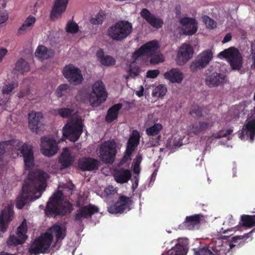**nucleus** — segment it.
<instances>
[{
    "label": "nucleus",
    "mask_w": 255,
    "mask_h": 255,
    "mask_svg": "<svg viewBox=\"0 0 255 255\" xmlns=\"http://www.w3.org/2000/svg\"><path fill=\"white\" fill-rule=\"evenodd\" d=\"M140 72V69L139 67L137 65H134L133 66L131 65H129V68L128 69V73L129 74V76L134 78L135 77H136L139 73Z\"/></svg>",
    "instance_id": "nucleus-50"
},
{
    "label": "nucleus",
    "mask_w": 255,
    "mask_h": 255,
    "mask_svg": "<svg viewBox=\"0 0 255 255\" xmlns=\"http://www.w3.org/2000/svg\"><path fill=\"white\" fill-rule=\"evenodd\" d=\"M43 118L42 113H29L28 124L29 128L33 131L35 130L37 132L38 125Z\"/></svg>",
    "instance_id": "nucleus-31"
},
{
    "label": "nucleus",
    "mask_w": 255,
    "mask_h": 255,
    "mask_svg": "<svg viewBox=\"0 0 255 255\" xmlns=\"http://www.w3.org/2000/svg\"><path fill=\"white\" fill-rule=\"evenodd\" d=\"M132 29L131 23L127 20H120L110 27L107 32L113 39L121 41L130 34Z\"/></svg>",
    "instance_id": "nucleus-3"
},
{
    "label": "nucleus",
    "mask_w": 255,
    "mask_h": 255,
    "mask_svg": "<svg viewBox=\"0 0 255 255\" xmlns=\"http://www.w3.org/2000/svg\"><path fill=\"white\" fill-rule=\"evenodd\" d=\"M233 131L232 128H228L226 131L221 130L219 132L217 136V138H220L223 137H227L228 135L231 134Z\"/></svg>",
    "instance_id": "nucleus-53"
},
{
    "label": "nucleus",
    "mask_w": 255,
    "mask_h": 255,
    "mask_svg": "<svg viewBox=\"0 0 255 255\" xmlns=\"http://www.w3.org/2000/svg\"><path fill=\"white\" fill-rule=\"evenodd\" d=\"M232 36L231 33H228L224 36L222 42L223 43H226L231 40Z\"/></svg>",
    "instance_id": "nucleus-59"
},
{
    "label": "nucleus",
    "mask_w": 255,
    "mask_h": 255,
    "mask_svg": "<svg viewBox=\"0 0 255 255\" xmlns=\"http://www.w3.org/2000/svg\"><path fill=\"white\" fill-rule=\"evenodd\" d=\"M36 22V18L32 15L28 16L17 30V34L19 35L24 34L27 31L30 30Z\"/></svg>",
    "instance_id": "nucleus-34"
},
{
    "label": "nucleus",
    "mask_w": 255,
    "mask_h": 255,
    "mask_svg": "<svg viewBox=\"0 0 255 255\" xmlns=\"http://www.w3.org/2000/svg\"><path fill=\"white\" fill-rule=\"evenodd\" d=\"M189 242L186 238H179L178 242L166 253L161 255H186L188 251Z\"/></svg>",
    "instance_id": "nucleus-19"
},
{
    "label": "nucleus",
    "mask_w": 255,
    "mask_h": 255,
    "mask_svg": "<svg viewBox=\"0 0 255 255\" xmlns=\"http://www.w3.org/2000/svg\"><path fill=\"white\" fill-rule=\"evenodd\" d=\"M238 226H235L234 227H231V228H228L226 230H224L223 228H222L220 232V233L225 234L228 233L229 231H233L234 229H236L237 227Z\"/></svg>",
    "instance_id": "nucleus-63"
},
{
    "label": "nucleus",
    "mask_w": 255,
    "mask_h": 255,
    "mask_svg": "<svg viewBox=\"0 0 255 255\" xmlns=\"http://www.w3.org/2000/svg\"><path fill=\"white\" fill-rule=\"evenodd\" d=\"M82 128V123L80 121H77L74 124H67L63 129V136L71 141H75L80 137Z\"/></svg>",
    "instance_id": "nucleus-10"
},
{
    "label": "nucleus",
    "mask_w": 255,
    "mask_h": 255,
    "mask_svg": "<svg viewBox=\"0 0 255 255\" xmlns=\"http://www.w3.org/2000/svg\"><path fill=\"white\" fill-rule=\"evenodd\" d=\"M239 225L247 228H252L255 226V215H243L241 216Z\"/></svg>",
    "instance_id": "nucleus-39"
},
{
    "label": "nucleus",
    "mask_w": 255,
    "mask_h": 255,
    "mask_svg": "<svg viewBox=\"0 0 255 255\" xmlns=\"http://www.w3.org/2000/svg\"><path fill=\"white\" fill-rule=\"evenodd\" d=\"M140 15L147 23L154 28L159 29L162 27L164 24L163 20L162 18L157 17L146 8H143L141 10Z\"/></svg>",
    "instance_id": "nucleus-23"
},
{
    "label": "nucleus",
    "mask_w": 255,
    "mask_h": 255,
    "mask_svg": "<svg viewBox=\"0 0 255 255\" xmlns=\"http://www.w3.org/2000/svg\"><path fill=\"white\" fill-rule=\"evenodd\" d=\"M62 196V193L58 192L54 193L49 199L45 209L46 214L51 216L66 215V208L61 202Z\"/></svg>",
    "instance_id": "nucleus-7"
},
{
    "label": "nucleus",
    "mask_w": 255,
    "mask_h": 255,
    "mask_svg": "<svg viewBox=\"0 0 255 255\" xmlns=\"http://www.w3.org/2000/svg\"><path fill=\"white\" fill-rule=\"evenodd\" d=\"M253 115L246 120L241 132L239 133V137L244 138L245 134L250 137V141L253 142L255 136V118H253Z\"/></svg>",
    "instance_id": "nucleus-20"
},
{
    "label": "nucleus",
    "mask_w": 255,
    "mask_h": 255,
    "mask_svg": "<svg viewBox=\"0 0 255 255\" xmlns=\"http://www.w3.org/2000/svg\"><path fill=\"white\" fill-rule=\"evenodd\" d=\"M100 157L106 164H112L117 153L116 143L114 140H107L101 144L99 148Z\"/></svg>",
    "instance_id": "nucleus-6"
},
{
    "label": "nucleus",
    "mask_w": 255,
    "mask_h": 255,
    "mask_svg": "<svg viewBox=\"0 0 255 255\" xmlns=\"http://www.w3.org/2000/svg\"><path fill=\"white\" fill-rule=\"evenodd\" d=\"M14 89L13 83H8L4 85L2 89V95L0 94V106L7 102L9 96Z\"/></svg>",
    "instance_id": "nucleus-36"
},
{
    "label": "nucleus",
    "mask_w": 255,
    "mask_h": 255,
    "mask_svg": "<svg viewBox=\"0 0 255 255\" xmlns=\"http://www.w3.org/2000/svg\"><path fill=\"white\" fill-rule=\"evenodd\" d=\"M105 13L104 11L100 10L95 16L90 20V22L93 24H102L105 18Z\"/></svg>",
    "instance_id": "nucleus-46"
},
{
    "label": "nucleus",
    "mask_w": 255,
    "mask_h": 255,
    "mask_svg": "<svg viewBox=\"0 0 255 255\" xmlns=\"http://www.w3.org/2000/svg\"><path fill=\"white\" fill-rule=\"evenodd\" d=\"M53 55L51 50L48 49L44 45H39L35 52V56L41 60L48 59Z\"/></svg>",
    "instance_id": "nucleus-37"
},
{
    "label": "nucleus",
    "mask_w": 255,
    "mask_h": 255,
    "mask_svg": "<svg viewBox=\"0 0 255 255\" xmlns=\"http://www.w3.org/2000/svg\"><path fill=\"white\" fill-rule=\"evenodd\" d=\"M202 217L203 216L202 214L187 216L185 221L180 225V227L182 229L194 230L199 226Z\"/></svg>",
    "instance_id": "nucleus-25"
},
{
    "label": "nucleus",
    "mask_w": 255,
    "mask_h": 255,
    "mask_svg": "<svg viewBox=\"0 0 255 255\" xmlns=\"http://www.w3.org/2000/svg\"><path fill=\"white\" fill-rule=\"evenodd\" d=\"M142 157L141 155L138 154L135 159H134L133 164L135 165V166H140V164L142 161Z\"/></svg>",
    "instance_id": "nucleus-57"
},
{
    "label": "nucleus",
    "mask_w": 255,
    "mask_h": 255,
    "mask_svg": "<svg viewBox=\"0 0 255 255\" xmlns=\"http://www.w3.org/2000/svg\"><path fill=\"white\" fill-rule=\"evenodd\" d=\"M132 204L133 201L130 197L121 195L114 204L108 207V211L113 214H122L126 210L129 211Z\"/></svg>",
    "instance_id": "nucleus-8"
},
{
    "label": "nucleus",
    "mask_w": 255,
    "mask_h": 255,
    "mask_svg": "<svg viewBox=\"0 0 255 255\" xmlns=\"http://www.w3.org/2000/svg\"><path fill=\"white\" fill-rule=\"evenodd\" d=\"M92 92L89 94V103L93 107H98L105 102L108 97V92L104 83L101 80L96 81L92 85Z\"/></svg>",
    "instance_id": "nucleus-5"
},
{
    "label": "nucleus",
    "mask_w": 255,
    "mask_h": 255,
    "mask_svg": "<svg viewBox=\"0 0 255 255\" xmlns=\"http://www.w3.org/2000/svg\"><path fill=\"white\" fill-rule=\"evenodd\" d=\"M162 128V126L160 124H155L153 126L146 129V133L148 135L154 136L157 135Z\"/></svg>",
    "instance_id": "nucleus-43"
},
{
    "label": "nucleus",
    "mask_w": 255,
    "mask_h": 255,
    "mask_svg": "<svg viewBox=\"0 0 255 255\" xmlns=\"http://www.w3.org/2000/svg\"><path fill=\"white\" fill-rule=\"evenodd\" d=\"M7 53V50L6 48H2L0 49V63L2 61L3 58Z\"/></svg>",
    "instance_id": "nucleus-60"
},
{
    "label": "nucleus",
    "mask_w": 255,
    "mask_h": 255,
    "mask_svg": "<svg viewBox=\"0 0 255 255\" xmlns=\"http://www.w3.org/2000/svg\"><path fill=\"white\" fill-rule=\"evenodd\" d=\"M50 233L47 232L36 238L29 248V253L31 255L47 253L53 240L54 234L58 242L63 240L66 236V229L58 224H54L49 229Z\"/></svg>",
    "instance_id": "nucleus-2"
},
{
    "label": "nucleus",
    "mask_w": 255,
    "mask_h": 255,
    "mask_svg": "<svg viewBox=\"0 0 255 255\" xmlns=\"http://www.w3.org/2000/svg\"><path fill=\"white\" fill-rule=\"evenodd\" d=\"M48 174L37 169L30 170L27 178L24 180L21 192L17 198L16 207L21 209L29 200L39 198L47 186Z\"/></svg>",
    "instance_id": "nucleus-1"
},
{
    "label": "nucleus",
    "mask_w": 255,
    "mask_h": 255,
    "mask_svg": "<svg viewBox=\"0 0 255 255\" xmlns=\"http://www.w3.org/2000/svg\"><path fill=\"white\" fill-rule=\"evenodd\" d=\"M255 232V228L253 229L251 231H250L249 233L245 234L244 235L241 236H236L235 237H233L232 238V240L231 243H229V249L231 250L234 247H235L236 245L234 244H238V245H240L241 244H242V245H244L245 244L244 241L241 242L240 241L243 240L244 239H247L250 237V235H251L252 233Z\"/></svg>",
    "instance_id": "nucleus-38"
},
{
    "label": "nucleus",
    "mask_w": 255,
    "mask_h": 255,
    "mask_svg": "<svg viewBox=\"0 0 255 255\" xmlns=\"http://www.w3.org/2000/svg\"><path fill=\"white\" fill-rule=\"evenodd\" d=\"M167 89L165 85H160L156 87L152 91V96L156 97H162L165 95Z\"/></svg>",
    "instance_id": "nucleus-44"
},
{
    "label": "nucleus",
    "mask_w": 255,
    "mask_h": 255,
    "mask_svg": "<svg viewBox=\"0 0 255 255\" xmlns=\"http://www.w3.org/2000/svg\"><path fill=\"white\" fill-rule=\"evenodd\" d=\"M181 25L184 26L182 29L183 34L185 35H192L198 29L197 22L194 18L184 17L179 19Z\"/></svg>",
    "instance_id": "nucleus-22"
},
{
    "label": "nucleus",
    "mask_w": 255,
    "mask_h": 255,
    "mask_svg": "<svg viewBox=\"0 0 255 255\" xmlns=\"http://www.w3.org/2000/svg\"><path fill=\"white\" fill-rule=\"evenodd\" d=\"M123 106V104L122 103L115 104L111 108H110L107 112H119L120 110L122 108Z\"/></svg>",
    "instance_id": "nucleus-54"
},
{
    "label": "nucleus",
    "mask_w": 255,
    "mask_h": 255,
    "mask_svg": "<svg viewBox=\"0 0 255 255\" xmlns=\"http://www.w3.org/2000/svg\"><path fill=\"white\" fill-rule=\"evenodd\" d=\"M150 63L151 64H157L164 61V57L161 54H153L151 56Z\"/></svg>",
    "instance_id": "nucleus-49"
},
{
    "label": "nucleus",
    "mask_w": 255,
    "mask_h": 255,
    "mask_svg": "<svg viewBox=\"0 0 255 255\" xmlns=\"http://www.w3.org/2000/svg\"><path fill=\"white\" fill-rule=\"evenodd\" d=\"M62 74L70 83L74 85L80 84L83 80L80 69L72 64L64 66L62 70Z\"/></svg>",
    "instance_id": "nucleus-9"
},
{
    "label": "nucleus",
    "mask_w": 255,
    "mask_h": 255,
    "mask_svg": "<svg viewBox=\"0 0 255 255\" xmlns=\"http://www.w3.org/2000/svg\"><path fill=\"white\" fill-rule=\"evenodd\" d=\"M79 168L82 171H93L97 170L99 162L97 159L91 157H83L78 162Z\"/></svg>",
    "instance_id": "nucleus-24"
},
{
    "label": "nucleus",
    "mask_w": 255,
    "mask_h": 255,
    "mask_svg": "<svg viewBox=\"0 0 255 255\" xmlns=\"http://www.w3.org/2000/svg\"><path fill=\"white\" fill-rule=\"evenodd\" d=\"M98 212L99 208L93 204L83 206L76 211L74 220L76 222H82L84 219L91 218L94 214Z\"/></svg>",
    "instance_id": "nucleus-15"
},
{
    "label": "nucleus",
    "mask_w": 255,
    "mask_h": 255,
    "mask_svg": "<svg viewBox=\"0 0 255 255\" xmlns=\"http://www.w3.org/2000/svg\"><path fill=\"white\" fill-rule=\"evenodd\" d=\"M69 88V86L67 84H62L60 85L55 91L56 95L57 97H62L64 93Z\"/></svg>",
    "instance_id": "nucleus-47"
},
{
    "label": "nucleus",
    "mask_w": 255,
    "mask_h": 255,
    "mask_svg": "<svg viewBox=\"0 0 255 255\" xmlns=\"http://www.w3.org/2000/svg\"><path fill=\"white\" fill-rule=\"evenodd\" d=\"M227 76L217 72H207L205 80V84L210 88L224 86L228 81Z\"/></svg>",
    "instance_id": "nucleus-11"
},
{
    "label": "nucleus",
    "mask_w": 255,
    "mask_h": 255,
    "mask_svg": "<svg viewBox=\"0 0 255 255\" xmlns=\"http://www.w3.org/2000/svg\"><path fill=\"white\" fill-rule=\"evenodd\" d=\"M143 92H144V88L143 86H141V89L139 90L136 92V95L138 96L139 97H140L143 96Z\"/></svg>",
    "instance_id": "nucleus-64"
},
{
    "label": "nucleus",
    "mask_w": 255,
    "mask_h": 255,
    "mask_svg": "<svg viewBox=\"0 0 255 255\" xmlns=\"http://www.w3.org/2000/svg\"><path fill=\"white\" fill-rule=\"evenodd\" d=\"M159 74L158 69L148 70L146 73V77L148 78H155Z\"/></svg>",
    "instance_id": "nucleus-52"
},
{
    "label": "nucleus",
    "mask_w": 255,
    "mask_h": 255,
    "mask_svg": "<svg viewBox=\"0 0 255 255\" xmlns=\"http://www.w3.org/2000/svg\"><path fill=\"white\" fill-rule=\"evenodd\" d=\"M214 123L211 120H208L206 122H199V123H196L192 126L191 131L195 134H198L208 128L212 127Z\"/></svg>",
    "instance_id": "nucleus-32"
},
{
    "label": "nucleus",
    "mask_w": 255,
    "mask_h": 255,
    "mask_svg": "<svg viewBox=\"0 0 255 255\" xmlns=\"http://www.w3.org/2000/svg\"><path fill=\"white\" fill-rule=\"evenodd\" d=\"M203 19L208 28L214 29L216 27V22L214 20L211 19L209 16L205 15Z\"/></svg>",
    "instance_id": "nucleus-48"
},
{
    "label": "nucleus",
    "mask_w": 255,
    "mask_h": 255,
    "mask_svg": "<svg viewBox=\"0 0 255 255\" xmlns=\"http://www.w3.org/2000/svg\"><path fill=\"white\" fill-rule=\"evenodd\" d=\"M131 173L129 170L120 169L117 170L115 173L116 181L119 183H125L128 182L130 179Z\"/></svg>",
    "instance_id": "nucleus-33"
},
{
    "label": "nucleus",
    "mask_w": 255,
    "mask_h": 255,
    "mask_svg": "<svg viewBox=\"0 0 255 255\" xmlns=\"http://www.w3.org/2000/svg\"><path fill=\"white\" fill-rule=\"evenodd\" d=\"M68 1L69 0H55L50 14L52 19L54 20L66 10Z\"/></svg>",
    "instance_id": "nucleus-27"
},
{
    "label": "nucleus",
    "mask_w": 255,
    "mask_h": 255,
    "mask_svg": "<svg viewBox=\"0 0 255 255\" xmlns=\"http://www.w3.org/2000/svg\"><path fill=\"white\" fill-rule=\"evenodd\" d=\"M14 214L13 207L11 205H8L3 209L0 215V231L4 233L8 227L10 222L12 220Z\"/></svg>",
    "instance_id": "nucleus-21"
},
{
    "label": "nucleus",
    "mask_w": 255,
    "mask_h": 255,
    "mask_svg": "<svg viewBox=\"0 0 255 255\" xmlns=\"http://www.w3.org/2000/svg\"><path fill=\"white\" fill-rule=\"evenodd\" d=\"M97 57L102 65L110 67L116 64V59L109 55H105L103 49H100L97 52Z\"/></svg>",
    "instance_id": "nucleus-30"
},
{
    "label": "nucleus",
    "mask_w": 255,
    "mask_h": 255,
    "mask_svg": "<svg viewBox=\"0 0 255 255\" xmlns=\"http://www.w3.org/2000/svg\"><path fill=\"white\" fill-rule=\"evenodd\" d=\"M230 249H226L224 246H222L219 249L213 250L205 245L194 248L192 250L193 255H227Z\"/></svg>",
    "instance_id": "nucleus-18"
},
{
    "label": "nucleus",
    "mask_w": 255,
    "mask_h": 255,
    "mask_svg": "<svg viewBox=\"0 0 255 255\" xmlns=\"http://www.w3.org/2000/svg\"><path fill=\"white\" fill-rule=\"evenodd\" d=\"M158 48V45L156 41L153 40L148 42L135 50L132 54V57L134 59H137L144 55L148 56L153 55L155 53Z\"/></svg>",
    "instance_id": "nucleus-16"
},
{
    "label": "nucleus",
    "mask_w": 255,
    "mask_h": 255,
    "mask_svg": "<svg viewBox=\"0 0 255 255\" xmlns=\"http://www.w3.org/2000/svg\"><path fill=\"white\" fill-rule=\"evenodd\" d=\"M14 149L20 151L23 157L25 169H28L33 164L34 155L32 147L20 141L19 145H17V147H15Z\"/></svg>",
    "instance_id": "nucleus-14"
},
{
    "label": "nucleus",
    "mask_w": 255,
    "mask_h": 255,
    "mask_svg": "<svg viewBox=\"0 0 255 255\" xmlns=\"http://www.w3.org/2000/svg\"><path fill=\"white\" fill-rule=\"evenodd\" d=\"M15 70L23 74L29 71V65L27 61L22 58L20 59L16 63L15 67Z\"/></svg>",
    "instance_id": "nucleus-40"
},
{
    "label": "nucleus",
    "mask_w": 255,
    "mask_h": 255,
    "mask_svg": "<svg viewBox=\"0 0 255 255\" xmlns=\"http://www.w3.org/2000/svg\"><path fill=\"white\" fill-rule=\"evenodd\" d=\"M25 241L23 238L13 235L9 237L7 241V244L8 246H17L23 244Z\"/></svg>",
    "instance_id": "nucleus-41"
},
{
    "label": "nucleus",
    "mask_w": 255,
    "mask_h": 255,
    "mask_svg": "<svg viewBox=\"0 0 255 255\" xmlns=\"http://www.w3.org/2000/svg\"><path fill=\"white\" fill-rule=\"evenodd\" d=\"M115 192L116 191L114 188V187L112 185L108 186L104 190V193L108 196L114 195Z\"/></svg>",
    "instance_id": "nucleus-55"
},
{
    "label": "nucleus",
    "mask_w": 255,
    "mask_h": 255,
    "mask_svg": "<svg viewBox=\"0 0 255 255\" xmlns=\"http://www.w3.org/2000/svg\"><path fill=\"white\" fill-rule=\"evenodd\" d=\"M164 77L172 83H181L183 79V74L177 68H173L165 72Z\"/></svg>",
    "instance_id": "nucleus-28"
},
{
    "label": "nucleus",
    "mask_w": 255,
    "mask_h": 255,
    "mask_svg": "<svg viewBox=\"0 0 255 255\" xmlns=\"http://www.w3.org/2000/svg\"><path fill=\"white\" fill-rule=\"evenodd\" d=\"M213 58L211 51L205 50L200 54L190 65V69L193 72L206 67Z\"/></svg>",
    "instance_id": "nucleus-12"
},
{
    "label": "nucleus",
    "mask_w": 255,
    "mask_h": 255,
    "mask_svg": "<svg viewBox=\"0 0 255 255\" xmlns=\"http://www.w3.org/2000/svg\"><path fill=\"white\" fill-rule=\"evenodd\" d=\"M119 113H107L105 117V121L108 123H111L118 117Z\"/></svg>",
    "instance_id": "nucleus-51"
},
{
    "label": "nucleus",
    "mask_w": 255,
    "mask_h": 255,
    "mask_svg": "<svg viewBox=\"0 0 255 255\" xmlns=\"http://www.w3.org/2000/svg\"><path fill=\"white\" fill-rule=\"evenodd\" d=\"M8 16L6 13H0V24L3 23L8 19Z\"/></svg>",
    "instance_id": "nucleus-58"
},
{
    "label": "nucleus",
    "mask_w": 255,
    "mask_h": 255,
    "mask_svg": "<svg viewBox=\"0 0 255 255\" xmlns=\"http://www.w3.org/2000/svg\"><path fill=\"white\" fill-rule=\"evenodd\" d=\"M133 172L136 174H139L140 172V166H135V165H133Z\"/></svg>",
    "instance_id": "nucleus-61"
},
{
    "label": "nucleus",
    "mask_w": 255,
    "mask_h": 255,
    "mask_svg": "<svg viewBox=\"0 0 255 255\" xmlns=\"http://www.w3.org/2000/svg\"><path fill=\"white\" fill-rule=\"evenodd\" d=\"M27 232V225L26 220L24 219L20 224V225L18 227L16 232V235L18 237H21V238H23V239L26 241L27 236L26 235Z\"/></svg>",
    "instance_id": "nucleus-42"
},
{
    "label": "nucleus",
    "mask_w": 255,
    "mask_h": 255,
    "mask_svg": "<svg viewBox=\"0 0 255 255\" xmlns=\"http://www.w3.org/2000/svg\"><path fill=\"white\" fill-rule=\"evenodd\" d=\"M132 153H130L128 154V151L126 150L125 155L123 156L122 159L121 160V164H124L126 163L128 160H130L131 158L130 156Z\"/></svg>",
    "instance_id": "nucleus-56"
},
{
    "label": "nucleus",
    "mask_w": 255,
    "mask_h": 255,
    "mask_svg": "<svg viewBox=\"0 0 255 255\" xmlns=\"http://www.w3.org/2000/svg\"><path fill=\"white\" fill-rule=\"evenodd\" d=\"M20 141L16 140H7L1 141L0 142V159H2V156L5 153L6 150H15V147H17V145H19Z\"/></svg>",
    "instance_id": "nucleus-35"
},
{
    "label": "nucleus",
    "mask_w": 255,
    "mask_h": 255,
    "mask_svg": "<svg viewBox=\"0 0 255 255\" xmlns=\"http://www.w3.org/2000/svg\"><path fill=\"white\" fill-rule=\"evenodd\" d=\"M218 57L225 59L233 70L239 71L243 65V57L239 50L235 47H230L220 52Z\"/></svg>",
    "instance_id": "nucleus-4"
},
{
    "label": "nucleus",
    "mask_w": 255,
    "mask_h": 255,
    "mask_svg": "<svg viewBox=\"0 0 255 255\" xmlns=\"http://www.w3.org/2000/svg\"><path fill=\"white\" fill-rule=\"evenodd\" d=\"M65 29L68 33L75 34L78 32L79 28V26L76 22L73 20H70L67 22Z\"/></svg>",
    "instance_id": "nucleus-45"
},
{
    "label": "nucleus",
    "mask_w": 255,
    "mask_h": 255,
    "mask_svg": "<svg viewBox=\"0 0 255 255\" xmlns=\"http://www.w3.org/2000/svg\"><path fill=\"white\" fill-rule=\"evenodd\" d=\"M139 132L136 130H134L127 142L126 150L128 151V154L132 153L134 151L139 144Z\"/></svg>",
    "instance_id": "nucleus-29"
},
{
    "label": "nucleus",
    "mask_w": 255,
    "mask_h": 255,
    "mask_svg": "<svg viewBox=\"0 0 255 255\" xmlns=\"http://www.w3.org/2000/svg\"><path fill=\"white\" fill-rule=\"evenodd\" d=\"M193 49L188 44H183L179 48L177 53L176 61L179 66L184 65L189 59L192 58Z\"/></svg>",
    "instance_id": "nucleus-17"
},
{
    "label": "nucleus",
    "mask_w": 255,
    "mask_h": 255,
    "mask_svg": "<svg viewBox=\"0 0 255 255\" xmlns=\"http://www.w3.org/2000/svg\"><path fill=\"white\" fill-rule=\"evenodd\" d=\"M74 160V158L72 156L68 148H64L58 159V163L60 164L59 169L63 170L70 167Z\"/></svg>",
    "instance_id": "nucleus-26"
},
{
    "label": "nucleus",
    "mask_w": 255,
    "mask_h": 255,
    "mask_svg": "<svg viewBox=\"0 0 255 255\" xmlns=\"http://www.w3.org/2000/svg\"><path fill=\"white\" fill-rule=\"evenodd\" d=\"M60 116V117L66 118H69L72 116V113H58Z\"/></svg>",
    "instance_id": "nucleus-62"
},
{
    "label": "nucleus",
    "mask_w": 255,
    "mask_h": 255,
    "mask_svg": "<svg viewBox=\"0 0 255 255\" xmlns=\"http://www.w3.org/2000/svg\"><path fill=\"white\" fill-rule=\"evenodd\" d=\"M57 150L58 146L55 139L47 136L41 138V151L43 155L51 157L55 154Z\"/></svg>",
    "instance_id": "nucleus-13"
}]
</instances>
